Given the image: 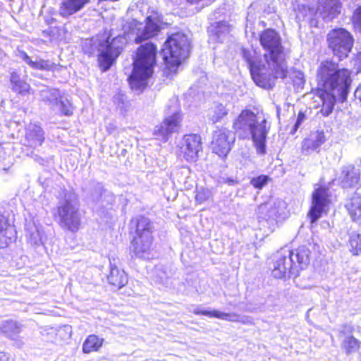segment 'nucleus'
I'll use <instances>...</instances> for the list:
<instances>
[{
  "mask_svg": "<svg viewBox=\"0 0 361 361\" xmlns=\"http://www.w3.org/2000/svg\"><path fill=\"white\" fill-rule=\"evenodd\" d=\"M10 81L12 84V90L18 93L23 94L28 91L30 85L21 80L19 75L16 72L11 74Z\"/></svg>",
  "mask_w": 361,
  "mask_h": 361,
  "instance_id": "c85d7f7f",
  "label": "nucleus"
},
{
  "mask_svg": "<svg viewBox=\"0 0 361 361\" xmlns=\"http://www.w3.org/2000/svg\"><path fill=\"white\" fill-rule=\"evenodd\" d=\"M1 148V146L0 145V149Z\"/></svg>",
  "mask_w": 361,
  "mask_h": 361,
  "instance_id": "de8ad7c7",
  "label": "nucleus"
},
{
  "mask_svg": "<svg viewBox=\"0 0 361 361\" xmlns=\"http://www.w3.org/2000/svg\"><path fill=\"white\" fill-rule=\"evenodd\" d=\"M211 191L203 188H197L195 195V200L197 203L202 204L211 197Z\"/></svg>",
  "mask_w": 361,
  "mask_h": 361,
  "instance_id": "f704fd0d",
  "label": "nucleus"
},
{
  "mask_svg": "<svg viewBox=\"0 0 361 361\" xmlns=\"http://www.w3.org/2000/svg\"><path fill=\"white\" fill-rule=\"evenodd\" d=\"M131 229L135 228V235L131 241L130 250L140 258H149L154 227L150 219L144 216H138L131 219Z\"/></svg>",
  "mask_w": 361,
  "mask_h": 361,
  "instance_id": "0eeeda50",
  "label": "nucleus"
},
{
  "mask_svg": "<svg viewBox=\"0 0 361 361\" xmlns=\"http://www.w3.org/2000/svg\"><path fill=\"white\" fill-rule=\"evenodd\" d=\"M211 147L214 153L223 159L226 158V128L214 131Z\"/></svg>",
  "mask_w": 361,
  "mask_h": 361,
  "instance_id": "5701e85b",
  "label": "nucleus"
},
{
  "mask_svg": "<svg viewBox=\"0 0 361 361\" xmlns=\"http://www.w3.org/2000/svg\"><path fill=\"white\" fill-rule=\"evenodd\" d=\"M20 56L27 65L31 68L37 70L51 71L53 70L56 65L49 61L39 59L32 61L31 58L25 52L21 51Z\"/></svg>",
  "mask_w": 361,
  "mask_h": 361,
  "instance_id": "bb28decb",
  "label": "nucleus"
},
{
  "mask_svg": "<svg viewBox=\"0 0 361 361\" xmlns=\"http://www.w3.org/2000/svg\"><path fill=\"white\" fill-rule=\"evenodd\" d=\"M91 0H61L58 13L60 16L68 18L83 10Z\"/></svg>",
  "mask_w": 361,
  "mask_h": 361,
  "instance_id": "6ab92c4d",
  "label": "nucleus"
},
{
  "mask_svg": "<svg viewBox=\"0 0 361 361\" xmlns=\"http://www.w3.org/2000/svg\"><path fill=\"white\" fill-rule=\"evenodd\" d=\"M44 141V134L42 128L36 124L30 123L26 128L25 144L33 149L42 145Z\"/></svg>",
  "mask_w": 361,
  "mask_h": 361,
  "instance_id": "4be33fe9",
  "label": "nucleus"
},
{
  "mask_svg": "<svg viewBox=\"0 0 361 361\" xmlns=\"http://www.w3.org/2000/svg\"><path fill=\"white\" fill-rule=\"evenodd\" d=\"M119 264L118 259L114 257L109 259L110 272L107 279L111 285L121 288L128 283V279L125 271L118 267Z\"/></svg>",
  "mask_w": 361,
  "mask_h": 361,
  "instance_id": "a211bd4d",
  "label": "nucleus"
},
{
  "mask_svg": "<svg viewBox=\"0 0 361 361\" xmlns=\"http://www.w3.org/2000/svg\"><path fill=\"white\" fill-rule=\"evenodd\" d=\"M103 342V338H100L94 334L90 335L83 343L82 351L85 353L98 351L102 346Z\"/></svg>",
  "mask_w": 361,
  "mask_h": 361,
  "instance_id": "cd10ccee",
  "label": "nucleus"
},
{
  "mask_svg": "<svg viewBox=\"0 0 361 361\" xmlns=\"http://www.w3.org/2000/svg\"><path fill=\"white\" fill-rule=\"evenodd\" d=\"M123 39L114 37L110 41V37L104 35L97 36L86 39L82 49L90 56L97 57L99 67L102 72L107 71L123 50Z\"/></svg>",
  "mask_w": 361,
  "mask_h": 361,
  "instance_id": "20e7f679",
  "label": "nucleus"
},
{
  "mask_svg": "<svg viewBox=\"0 0 361 361\" xmlns=\"http://www.w3.org/2000/svg\"><path fill=\"white\" fill-rule=\"evenodd\" d=\"M226 317H227V320L231 319H230V315H229L228 314H227Z\"/></svg>",
  "mask_w": 361,
  "mask_h": 361,
  "instance_id": "a18cd8bd",
  "label": "nucleus"
},
{
  "mask_svg": "<svg viewBox=\"0 0 361 361\" xmlns=\"http://www.w3.org/2000/svg\"><path fill=\"white\" fill-rule=\"evenodd\" d=\"M180 120V116L178 113L166 118L160 126L155 127L154 135L157 137V139L166 142L172 133L178 131Z\"/></svg>",
  "mask_w": 361,
  "mask_h": 361,
  "instance_id": "4468645a",
  "label": "nucleus"
},
{
  "mask_svg": "<svg viewBox=\"0 0 361 361\" xmlns=\"http://www.w3.org/2000/svg\"><path fill=\"white\" fill-rule=\"evenodd\" d=\"M310 250L305 245L295 250L281 248L274 257L272 275L276 279L297 277L310 264Z\"/></svg>",
  "mask_w": 361,
  "mask_h": 361,
  "instance_id": "7ed1b4c3",
  "label": "nucleus"
},
{
  "mask_svg": "<svg viewBox=\"0 0 361 361\" xmlns=\"http://www.w3.org/2000/svg\"><path fill=\"white\" fill-rule=\"evenodd\" d=\"M8 226L7 221L3 215H0V233L6 229Z\"/></svg>",
  "mask_w": 361,
  "mask_h": 361,
  "instance_id": "ea45409f",
  "label": "nucleus"
},
{
  "mask_svg": "<svg viewBox=\"0 0 361 361\" xmlns=\"http://www.w3.org/2000/svg\"><path fill=\"white\" fill-rule=\"evenodd\" d=\"M330 202L328 188L319 187L314 190L312 206L308 213L312 224L316 222L323 213L327 212Z\"/></svg>",
  "mask_w": 361,
  "mask_h": 361,
  "instance_id": "ddd939ff",
  "label": "nucleus"
},
{
  "mask_svg": "<svg viewBox=\"0 0 361 361\" xmlns=\"http://www.w3.org/2000/svg\"><path fill=\"white\" fill-rule=\"evenodd\" d=\"M157 52V47L152 42L141 45L137 49L133 60V72L128 78L133 90L142 91L147 87L156 66Z\"/></svg>",
  "mask_w": 361,
  "mask_h": 361,
  "instance_id": "423d86ee",
  "label": "nucleus"
},
{
  "mask_svg": "<svg viewBox=\"0 0 361 361\" xmlns=\"http://www.w3.org/2000/svg\"><path fill=\"white\" fill-rule=\"evenodd\" d=\"M348 242L350 252L355 255H361V231L352 233Z\"/></svg>",
  "mask_w": 361,
  "mask_h": 361,
  "instance_id": "7c9ffc66",
  "label": "nucleus"
},
{
  "mask_svg": "<svg viewBox=\"0 0 361 361\" xmlns=\"http://www.w3.org/2000/svg\"><path fill=\"white\" fill-rule=\"evenodd\" d=\"M288 216L287 204L281 199H271L260 204L257 209L259 222L272 231L279 222L285 220Z\"/></svg>",
  "mask_w": 361,
  "mask_h": 361,
  "instance_id": "9d476101",
  "label": "nucleus"
},
{
  "mask_svg": "<svg viewBox=\"0 0 361 361\" xmlns=\"http://www.w3.org/2000/svg\"><path fill=\"white\" fill-rule=\"evenodd\" d=\"M341 0H318V10L324 20L330 21L341 12Z\"/></svg>",
  "mask_w": 361,
  "mask_h": 361,
  "instance_id": "aec40b11",
  "label": "nucleus"
},
{
  "mask_svg": "<svg viewBox=\"0 0 361 361\" xmlns=\"http://www.w3.org/2000/svg\"><path fill=\"white\" fill-rule=\"evenodd\" d=\"M21 331V325L13 320H5L0 322V332L5 336L15 339Z\"/></svg>",
  "mask_w": 361,
  "mask_h": 361,
  "instance_id": "a878e982",
  "label": "nucleus"
},
{
  "mask_svg": "<svg viewBox=\"0 0 361 361\" xmlns=\"http://www.w3.org/2000/svg\"><path fill=\"white\" fill-rule=\"evenodd\" d=\"M343 348L347 353L356 352L360 348L359 341L353 336H346L342 343Z\"/></svg>",
  "mask_w": 361,
  "mask_h": 361,
  "instance_id": "2f4dec72",
  "label": "nucleus"
},
{
  "mask_svg": "<svg viewBox=\"0 0 361 361\" xmlns=\"http://www.w3.org/2000/svg\"><path fill=\"white\" fill-rule=\"evenodd\" d=\"M209 39L214 42L223 43L226 39V24L224 20L215 22L208 30Z\"/></svg>",
  "mask_w": 361,
  "mask_h": 361,
  "instance_id": "393cba45",
  "label": "nucleus"
},
{
  "mask_svg": "<svg viewBox=\"0 0 361 361\" xmlns=\"http://www.w3.org/2000/svg\"><path fill=\"white\" fill-rule=\"evenodd\" d=\"M42 100L53 111H58L61 115L70 116L73 114V107L66 98L61 96L57 89L46 88L40 92Z\"/></svg>",
  "mask_w": 361,
  "mask_h": 361,
  "instance_id": "f8f14e48",
  "label": "nucleus"
},
{
  "mask_svg": "<svg viewBox=\"0 0 361 361\" xmlns=\"http://www.w3.org/2000/svg\"><path fill=\"white\" fill-rule=\"evenodd\" d=\"M360 169L350 164L341 168L338 181L343 188H355L360 183Z\"/></svg>",
  "mask_w": 361,
  "mask_h": 361,
  "instance_id": "2eb2a0df",
  "label": "nucleus"
},
{
  "mask_svg": "<svg viewBox=\"0 0 361 361\" xmlns=\"http://www.w3.org/2000/svg\"><path fill=\"white\" fill-rule=\"evenodd\" d=\"M114 102L116 104L117 108L123 113L128 111L129 102L123 94H116L114 97Z\"/></svg>",
  "mask_w": 361,
  "mask_h": 361,
  "instance_id": "72a5a7b5",
  "label": "nucleus"
},
{
  "mask_svg": "<svg viewBox=\"0 0 361 361\" xmlns=\"http://www.w3.org/2000/svg\"><path fill=\"white\" fill-rule=\"evenodd\" d=\"M58 223L66 230L76 232L78 231L81 217L79 212L78 196L72 191H66L64 197L59 202L57 207Z\"/></svg>",
  "mask_w": 361,
  "mask_h": 361,
  "instance_id": "1a4fd4ad",
  "label": "nucleus"
},
{
  "mask_svg": "<svg viewBox=\"0 0 361 361\" xmlns=\"http://www.w3.org/2000/svg\"><path fill=\"white\" fill-rule=\"evenodd\" d=\"M183 142L182 149L184 158L189 161H195L202 149L200 136L197 134L186 135Z\"/></svg>",
  "mask_w": 361,
  "mask_h": 361,
  "instance_id": "dca6fc26",
  "label": "nucleus"
},
{
  "mask_svg": "<svg viewBox=\"0 0 361 361\" xmlns=\"http://www.w3.org/2000/svg\"><path fill=\"white\" fill-rule=\"evenodd\" d=\"M233 128L243 138L251 137L257 154H266L269 128L267 127L265 119L259 121L252 111L244 110L235 120Z\"/></svg>",
  "mask_w": 361,
  "mask_h": 361,
  "instance_id": "39448f33",
  "label": "nucleus"
},
{
  "mask_svg": "<svg viewBox=\"0 0 361 361\" xmlns=\"http://www.w3.org/2000/svg\"><path fill=\"white\" fill-rule=\"evenodd\" d=\"M103 188L101 185L97 184L95 188L94 192L90 195V198L92 202H97L99 201L102 195Z\"/></svg>",
  "mask_w": 361,
  "mask_h": 361,
  "instance_id": "4c0bfd02",
  "label": "nucleus"
},
{
  "mask_svg": "<svg viewBox=\"0 0 361 361\" xmlns=\"http://www.w3.org/2000/svg\"><path fill=\"white\" fill-rule=\"evenodd\" d=\"M326 141V137L322 130L312 132L310 136L302 142V149L305 151H317Z\"/></svg>",
  "mask_w": 361,
  "mask_h": 361,
  "instance_id": "b1692460",
  "label": "nucleus"
},
{
  "mask_svg": "<svg viewBox=\"0 0 361 361\" xmlns=\"http://www.w3.org/2000/svg\"><path fill=\"white\" fill-rule=\"evenodd\" d=\"M352 20L355 30L361 33V6H359L353 12Z\"/></svg>",
  "mask_w": 361,
  "mask_h": 361,
  "instance_id": "e433bc0d",
  "label": "nucleus"
},
{
  "mask_svg": "<svg viewBox=\"0 0 361 361\" xmlns=\"http://www.w3.org/2000/svg\"><path fill=\"white\" fill-rule=\"evenodd\" d=\"M356 64L360 66V69L361 70V52L358 53L355 58Z\"/></svg>",
  "mask_w": 361,
  "mask_h": 361,
  "instance_id": "a19ab883",
  "label": "nucleus"
},
{
  "mask_svg": "<svg viewBox=\"0 0 361 361\" xmlns=\"http://www.w3.org/2000/svg\"><path fill=\"white\" fill-rule=\"evenodd\" d=\"M193 312L195 314H202L209 317H218L221 319H224V317L226 316L225 313L219 312L218 311H211L207 310H202L200 308L194 310Z\"/></svg>",
  "mask_w": 361,
  "mask_h": 361,
  "instance_id": "c9c22d12",
  "label": "nucleus"
},
{
  "mask_svg": "<svg viewBox=\"0 0 361 361\" xmlns=\"http://www.w3.org/2000/svg\"><path fill=\"white\" fill-rule=\"evenodd\" d=\"M317 80L322 102L320 112L324 116H328L336 102L346 101L352 82L350 72L347 68H340L337 63L326 60L320 63Z\"/></svg>",
  "mask_w": 361,
  "mask_h": 361,
  "instance_id": "f03ea898",
  "label": "nucleus"
},
{
  "mask_svg": "<svg viewBox=\"0 0 361 361\" xmlns=\"http://www.w3.org/2000/svg\"><path fill=\"white\" fill-rule=\"evenodd\" d=\"M329 46L339 60L347 57L353 46V38L350 32L341 28L331 31L327 37Z\"/></svg>",
  "mask_w": 361,
  "mask_h": 361,
  "instance_id": "9b49d317",
  "label": "nucleus"
},
{
  "mask_svg": "<svg viewBox=\"0 0 361 361\" xmlns=\"http://www.w3.org/2000/svg\"><path fill=\"white\" fill-rule=\"evenodd\" d=\"M231 253H233V252H234V250H232L231 251Z\"/></svg>",
  "mask_w": 361,
  "mask_h": 361,
  "instance_id": "49530a36",
  "label": "nucleus"
},
{
  "mask_svg": "<svg viewBox=\"0 0 361 361\" xmlns=\"http://www.w3.org/2000/svg\"><path fill=\"white\" fill-rule=\"evenodd\" d=\"M189 39L185 34L176 32L170 35L164 43L163 58L171 71H175L182 61L188 57Z\"/></svg>",
  "mask_w": 361,
  "mask_h": 361,
  "instance_id": "6e6552de",
  "label": "nucleus"
},
{
  "mask_svg": "<svg viewBox=\"0 0 361 361\" xmlns=\"http://www.w3.org/2000/svg\"><path fill=\"white\" fill-rule=\"evenodd\" d=\"M296 18L299 21L310 20L316 13V11L314 7L307 6L305 4H300L295 9Z\"/></svg>",
  "mask_w": 361,
  "mask_h": 361,
  "instance_id": "c756f323",
  "label": "nucleus"
},
{
  "mask_svg": "<svg viewBox=\"0 0 361 361\" xmlns=\"http://www.w3.org/2000/svg\"><path fill=\"white\" fill-rule=\"evenodd\" d=\"M160 20L156 16H149L146 18V24L141 29L138 28L135 38V42L140 44L157 35L159 31Z\"/></svg>",
  "mask_w": 361,
  "mask_h": 361,
  "instance_id": "f3484780",
  "label": "nucleus"
},
{
  "mask_svg": "<svg viewBox=\"0 0 361 361\" xmlns=\"http://www.w3.org/2000/svg\"><path fill=\"white\" fill-rule=\"evenodd\" d=\"M270 178L267 175H260L252 178L250 184L256 189L261 190L270 180Z\"/></svg>",
  "mask_w": 361,
  "mask_h": 361,
  "instance_id": "473e14b6",
  "label": "nucleus"
},
{
  "mask_svg": "<svg viewBox=\"0 0 361 361\" xmlns=\"http://www.w3.org/2000/svg\"><path fill=\"white\" fill-rule=\"evenodd\" d=\"M226 181H227V184H231V183H233V180H231L229 178H227L226 179Z\"/></svg>",
  "mask_w": 361,
  "mask_h": 361,
  "instance_id": "c03bdc74",
  "label": "nucleus"
},
{
  "mask_svg": "<svg viewBox=\"0 0 361 361\" xmlns=\"http://www.w3.org/2000/svg\"><path fill=\"white\" fill-rule=\"evenodd\" d=\"M305 118H306V116H305V113L300 111L298 115L296 121H295V123L293 127V129L291 130L292 134L295 133V132L298 130V129L299 128L300 125L302 123V122L305 120Z\"/></svg>",
  "mask_w": 361,
  "mask_h": 361,
  "instance_id": "58836bf2",
  "label": "nucleus"
},
{
  "mask_svg": "<svg viewBox=\"0 0 361 361\" xmlns=\"http://www.w3.org/2000/svg\"><path fill=\"white\" fill-rule=\"evenodd\" d=\"M7 360V357L5 354L0 353V361H6Z\"/></svg>",
  "mask_w": 361,
  "mask_h": 361,
  "instance_id": "79ce46f5",
  "label": "nucleus"
},
{
  "mask_svg": "<svg viewBox=\"0 0 361 361\" xmlns=\"http://www.w3.org/2000/svg\"><path fill=\"white\" fill-rule=\"evenodd\" d=\"M344 207L352 221L361 225V195L355 192L346 200Z\"/></svg>",
  "mask_w": 361,
  "mask_h": 361,
  "instance_id": "412c9836",
  "label": "nucleus"
},
{
  "mask_svg": "<svg viewBox=\"0 0 361 361\" xmlns=\"http://www.w3.org/2000/svg\"><path fill=\"white\" fill-rule=\"evenodd\" d=\"M259 42L264 51L262 58L254 50L246 49H242V55L255 83L262 88L271 89L276 79H284L287 76L284 47L279 34L274 29L262 32Z\"/></svg>",
  "mask_w": 361,
  "mask_h": 361,
  "instance_id": "f257e3e1",
  "label": "nucleus"
},
{
  "mask_svg": "<svg viewBox=\"0 0 361 361\" xmlns=\"http://www.w3.org/2000/svg\"><path fill=\"white\" fill-rule=\"evenodd\" d=\"M225 114H226V113H225V111H224V112H222V113L221 114V115H218V116H217V117H216V120H215V121H216V122H217V121H218V120H219V118H221V116H224Z\"/></svg>",
  "mask_w": 361,
  "mask_h": 361,
  "instance_id": "37998d69",
  "label": "nucleus"
}]
</instances>
